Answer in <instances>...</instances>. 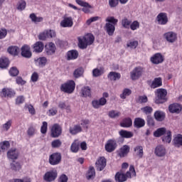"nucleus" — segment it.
<instances>
[{
	"instance_id": "f257e3e1",
	"label": "nucleus",
	"mask_w": 182,
	"mask_h": 182,
	"mask_svg": "<svg viewBox=\"0 0 182 182\" xmlns=\"http://www.w3.org/2000/svg\"><path fill=\"white\" fill-rule=\"evenodd\" d=\"M132 176L136 177V170L133 165L129 166V171H127L126 173H123V172H117L114 176V180L116 182H124L127 181V178H132Z\"/></svg>"
},
{
	"instance_id": "f03ea898",
	"label": "nucleus",
	"mask_w": 182,
	"mask_h": 182,
	"mask_svg": "<svg viewBox=\"0 0 182 182\" xmlns=\"http://www.w3.org/2000/svg\"><path fill=\"white\" fill-rule=\"evenodd\" d=\"M78 46L80 49H86L87 46H90L95 42V36L88 33L83 37H78Z\"/></svg>"
},
{
	"instance_id": "7ed1b4c3",
	"label": "nucleus",
	"mask_w": 182,
	"mask_h": 182,
	"mask_svg": "<svg viewBox=\"0 0 182 182\" xmlns=\"http://www.w3.org/2000/svg\"><path fill=\"white\" fill-rule=\"evenodd\" d=\"M155 103L156 105H163L168 100L167 97V90L164 88H159L155 92Z\"/></svg>"
},
{
	"instance_id": "20e7f679",
	"label": "nucleus",
	"mask_w": 182,
	"mask_h": 182,
	"mask_svg": "<svg viewBox=\"0 0 182 182\" xmlns=\"http://www.w3.org/2000/svg\"><path fill=\"white\" fill-rule=\"evenodd\" d=\"M76 87V83L73 80H68L66 82L63 83L60 85V90L64 93H68V95H72L75 92Z\"/></svg>"
},
{
	"instance_id": "39448f33",
	"label": "nucleus",
	"mask_w": 182,
	"mask_h": 182,
	"mask_svg": "<svg viewBox=\"0 0 182 182\" xmlns=\"http://www.w3.org/2000/svg\"><path fill=\"white\" fill-rule=\"evenodd\" d=\"M48 161L51 166H58V164H60V162L62 161V154H60V152L53 153L50 155Z\"/></svg>"
},
{
	"instance_id": "423d86ee",
	"label": "nucleus",
	"mask_w": 182,
	"mask_h": 182,
	"mask_svg": "<svg viewBox=\"0 0 182 182\" xmlns=\"http://www.w3.org/2000/svg\"><path fill=\"white\" fill-rule=\"evenodd\" d=\"M143 73H144V68L141 66L136 67L130 73L132 80H138V79H140L143 76Z\"/></svg>"
},
{
	"instance_id": "0eeeda50",
	"label": "nucleus",
	"mask_w": 182,
	"mask_h": 182,
	"mask_svg": "<svg viewBox=\"0 0 182 182\" xmlns=\"http://www.w3.org/2000/svg\"><path fill=\"white\" fill-rule=\"evenodd\" d=\"M56 36V32L53 30L44 31L41 33L38 36V39L40 41H46L48 38H55Z\"/></svg>"
},
{
	"instance_id": "6e6552de",
	"label": "nucleus",
	"mask_w": 182,
	"mask_h": 182,
	"mask_svg": "<svg viewBox=\"0 0 182 182\" xmlns=\"http://www.w3.org/2000/svg\"><path fill=\"white\" fill-rule=\"evenodd\" d=\"M107 166V161L105 156H100L98 158L95 163V167L98 171H103Z\"/></svg>"
},
{
	"instance_id": "1a4fd4ad",
	"label": "nucleus",
	"mask_w": 182,
	"mask_h": 182,
	"mask_svg": "<svg viewBox=\"0 0 182 182\" xmlns=\"http://www.w3.org/2000/svg\"><path fill=\"white\" fill-rule=\"evenodd\" d=\"M50 136L54 139L59 137L62 134V127L59 124H54L50 130Z\"/></svg>"
},
{
	"instance_id": "9d476101",
	"label": "nucleus",
	"mask_w": 182,
	"mask_h": 182,
	"mask_svg": "<svg viewBox=\"0 0 182 182\" xmlns=\"http://www.w3.org/2000/svg\"><path fill=\"white\" fill-rule=\"evenodd\" d=\"M58 178V171H49L45 173L43 176V180L46 182L55 181Z\"/></svg>"
},
{
	"instance_id": "9b49d317",
	"label": "nucleus",
	"mask_w": 182,
	"mask_h": 182,
	"mask_svg": "<svg viewBox=\"0 0 182 182\" xmlns=\"http://www.w3.org/2000/svg\"><path fill=\"white\" fill-rule=\"evenodd\" d=\"M115 149H117V141L115 139H109L105 144V150L108 153L114 151Z\"/></svg>"
},
{
	"instance_id": "f8f14e48",
	"label": "nucleus",
	"mask_w": 182,
	"mask_h": 182,
	"mask_svg": "<svg viewBox=\"0 0 182 182\" xmlns=\"http://www.w3.org/2000/svg\"><path fill=\"white\" fill-rule=\"evenodd\" d=\"M150 61L154 65H160V63H163V62H164V57L161 53H156L151 57Z\"/></svg>"
},
{
	"instance_id": "ddd939ff",
	"label": "nucleus",
	"mask_w": 182,
	"mask_h": 182,
	"mask_svg": "<svg viewBox=\"0 0 182 182\" xmlns=\"http://www.w3.org/2000/svg\"><path fill=\"white\" fill-rule=\"evenodd\" d=\"M156 21L159 25H167L168 23L167 13H159L156 16Z\"/></svg>"
},
{
	"instance_id": "4468645a",
	"label": "nucleus",
	"mask_w": 182,
	"mask_h": 182,
	"mask_svg": "<svg viewBox=\"0 0 182 182\" xmlns=\"http://www.w3.org/2000/svg\"><path fill=\"white\" fill-rule=\"evenodd\" d=\"M164 38L169 43H174V42H176V41H177V33H176L173 31H168L164 34Z\"/></svg>"
},
{
	"instance_id": "2eb2a0df",
	"label": "nucleus",
	"mask_w": 182,
	"mask_h": 182,
	"mask_svg": "<svg viewBox=\"0 0 182 182\" xmlns=\"http://www.w3.org/2000/svg\"><path fill=\"white\" fill-rule=\"evenodd\" d=\"M83 132V129L80 124H76L70 127L69 128V133L72 134V136H76V134H79V133H82Z\"/></svg>"
},
{
	"instance_id": "dca6fc26",
	"label": "nucleus",
	"mask_w": 182,
	"mask_h": 182,
	"mask_svg": "<svg viewBox=\"0 0 182 182\" xmlns=\"http://www.w3.org/2000/svg\"><path fill=\"white\" fill-rule=\"evenodd\" d=\"M7 157L10 160H18L19 151L16 148H11L7 151Z\"/></svg>"
},
{
	"instance_id": "f3484780",
	"label": "nucleus",
	"mask_w": 182,
	"mask_h": 182,
	"mask_svg": "<svg viewBox=\"0 0 182 182\" xmlns=\"http://www.w3.org/2000/svg\"><path fill=\"white\" fill-rule=\"evenodd\" d=\"M75 2L80 5V6H83L82 9V12L85 14H89L90 12V9H92V6L89 4V3L86 1H83V0H75Z\"/></svg>"
},
{
	"instance_id": "a211bd4d",
	"label": "nucleus",
	"mask_w": 182,
	"mask_h": 182,
	"mask_svg": "<svg viewBox=\"0 0 182 182\" xmlns=\"http://www.w3.org/2000/svg\"><path fill=\"white\" fill-rule=\"evenodd\" d=\"M21 56L29 59L32 58V52L31 51V47L28 45H24L21 47Z\"/></svg>"
},
{
	"instance_id": "6ab92c4d",
	"label": "nucleus",
	"mask_w": 182,
	"mask_h": 182,
	"mask_svg": "<svg viewBox=\"0 0 182 182\" xmlns=\"http://www.w3.org/2000/svg\"><path fill=\"white\" fill-rule=\"evenodd\" d=\"M62 28H72L73 26V19L72 17H65L60 22Z\"/></svg>"
},
{
	"instance_id": "aec40b11",
	"label": "nucleus",
	"mask_w": 182,
	"mask_h": 182,
	"mask_svg": "<svg viewBox=\"0 0 182 182\" xmlns=\"http://www.w3.org/2000/svg\"><path fill=\"white\" fill-rule=\"evenodd\" d=\"M32 48L36 53H41V52H43L45 45L42 41H37L33 45Z\"/></svg>"
},
{
	"instance_id": "412c9836",
	"label": "nucleus",
	"mask_w": 182,
	"mask_h": 182,
	"mask_svg": "<svg viewBox=\"0 0 182 182\" xmlns=\"http://www.w3.org/2000/svg\"><path fill=\"white\" fill-rule=\"evenodd\" d=\"M107 103V100L105 97H101L99 100H93L92 105L94 109H99L100 106H105Z\"/></svg>"
},
{
	"instance_id": "4be33fe9",
	"label": "nucleus",
	"mask_w": 182,
	"mask_h": 182,
	"mask_svg": "<svg viewBox=\"0 0 182 182\" xmlns=\"http://www.w3.org/2000/svg\"><path fill=\"white\" fill-rule=\"evenodd\" d=\"M67 60H75L79 58V52L77 50H70L66 53Z\"/></svg>"
},
{
	"instance_id": "5701e85b",
	"label": "nucleus",
	"mask_w": 182,
	"mask_h": 182,
	"mask_svg": "<svg viewBox=\"0 0 182 182\" xmlns=\"http://www.w3.org/2000/svg\"><path fill=\"white\" fill-rule=\"evenodd\" d=\"M45 48L46 53L48 55H53V53L56 52V46H55V43H49L46 45Z\"/></svg>"
},
{
	"instance_id": "b1692460",
	"label": "nucleus",
	"mask_w": 182,
	"mask_h": 182,
	"mask_svg": "<svg viewBox=\"0 0 182 182\" xmlns=\"http://www.w3.org/2000/svg\"><path fill=\"white\" fill-rule=\"evenodd\" d=\"M129 153H130V146L129 145H124L119 149L118 156L121 158L126 157Z\"/></svg>"
},
{
	"instance_id": "393cba45",
	"label": "nucleus",
	"mask_w": 182,
	"mask_h": 182,
	"mask_svg": "<svg viewBox=\"0 0 182 182\" xmlns=\"http://www.w3.org/2000/svg\"><path fill=\"white\" fill-rule=\"evenodd\" d=\"M3 97H14L16 92L12 88H3L1 91Z\"/></svg>"
},
{
	"instance_id": "a878e982",
	"label": "nucleus",
	"mask_w": 182,
	"mask_h": 182,
	"mask_svg": "<svg viewBox=\"0 0 182 182\" xmlns=\"http://www.w3.org/2000/svg\"><path fill=\"white\" fill-rule=\"evenodd\" d=\"M116 26L110 23H106L105 26V30L106 31L107 33L109 36H113L114 33V31H116Z\"/></svg>"
},
{
	"instance_id": "bb28decb",
	"label": "nucleus",
	"mask_w": 182,
	"mask_h": 182,
	"mask_svg": "<svg viewBox=\"0 0 182 182\" xmlns=\"http://www.w3.org/2000/svg\"><path fill=\"white\" fill-rule=\"evenodd\" d=\"M182 107L180 104L173 103L168 106V110L170 113H180L181 112Z\"/></svg>"
},
{
	"instance_id": "cd10ccee",
	"label": "nucleus",
	"mask_w": 182,
	"mask_h": 182,
	"mask_svg": "<svg viewBox=\"0 0 182 182\" xmlns=\"http://www.w3.org/2000/svg\"><path fill=\"white\" fill-rule=\"evenodd\" d=\"M146 125V121L141 117H136L134 121V127L136 129H141V127H144Z\"/></svg>"
},
{
	"instance_id": "c85d7f7f",
	"label": "nucleus",
	"mask_w": 182,
	"mask_h": 182,
	"mask_svg": "<svg viewBox=\"0 0 182 182\" xmlns=\"http://www.w3.org/2000/svg\"><path fill=\"white\" fill-rule=\"evenodd\" d=\"M11 61H9V58L3 56L0 58V68L1 69H8L9 68V65Z\"/></svg>"
},
{
	"instance_id": "c756f323",
	"label": "nucleus",
	"mask_w": 182,
	"mask_h": 182,
	"mask_svg": "<svg viewBox=\"0 0 182 182\" xmlns=\"http://www.w3.org/2000/svg\"><path fill=\"white\" fill-rule=\"evenodd\" d=\"M163 86V80L161 77H155L154 80L152 81L150 87L151 89H156V87H160Z\"/></svg>"
},
{
	"instance_id": "7c9ffc66",
	"label": "nucleus",
	"mask_w": 182,
	"mask_h": 182,
	"mask_svg": "<svg viewBox=\"0 0 182 182\" xmlns=\"http://www.w3.org/2000/svg\"><path fill=\"white\" fill-rule=\"evenodd\" d=\"M155 154L158 157H164L166 156V148L163 145L157 146L155 149Z\"/></svg>"
},
{
	"instance_id": "2f4dec72",
	"label": "nucleus",
	"mask_w": 182,
	"mask_h": 182,
	"mask_svg": "<svg viewBox=\"0 0 182 182\" xmlns=\"http://www.w3.org/2000/svg\"><path fill=\"white\" fill-rule=\"evenodd\" d=\"M119 134L122 139H132V137L134 136V134H133L132 132L124 129H121L119 132Z\"/></svg>"
},
{
	"instance_id": "473e14b6",
	"label": "nucleus",
	"mask_w": 182,
	"mask_h": 182,
	"mask_svg": "<svg viewBox=\"0 0 182 182\" xmlns=\"http://www.w3.org/2000/svg\"><path fill=\"white\" fill-rule=\"evenodd\" d=\"M119 126L121 127H124V128L132 127V126H133V121L130 117L124 118L122 119V122H120Z\"/></svg>"
},
{
	"instance_id": "72a5a7b5",
	"label": "nucleus",
	"mask_w": 182,
	"mask_h": 182,
	"mask_svg": "<svg viewBox=\"0 0 182 182\" xmlns=\"http://www.w3.org/2000/svg\"><path fill=\"white\" fill-rule=\"evenodd\" d=\"M80 95L82 97H90L92 96V90L89 86L83 87L81 89Z\"/></svg>"
},
{
	"instance_id": "f704fd0d",
	"label": "nucleus",
	"mask_w": 182,
	"mask_h": 182,
	"mask_svg": "<svg viewBox=\"0 0 182 182\" xmlns=\"http://www.w3.org/2000/svg\"><path fill=\"white\" fill-rule=\"evenodd\" d=\"M108 79L109 80H113L114 82H116V80H120V77H122V75L120 73H116V72H109V73L107 75Z\"/></svg>"
},
{
	"instance_id": "c9c22d12",
	"label": "nucleus",
	"mask_w": 182,
	"mask_h": 182,
	"mask_svg": "<svg viewBox=\"0 0 182 182\" xmlns=\"http://www.w3.org/2000/svg\"><path fill=\"white\" fill-rule=\"evenodd\" d=\"M80 148V142L79 140L75 139L70 146V150L73 153H77L79 151V149Z\"/></svg>"
},
{
	"instance_id": "e433bc0d",
	"label": "nucleus",
	"mask_w": 182,
	"mask_h": 182,
	"mask_svg": "<svg viewBox=\"0 0 182 182\" xmlns=\"http://www.w3.org/2000/svg\"><path fill=\"white\" fill-rule=\"evenodd\" d=\"M7 52H9L10 55L18 56V54L19 53V48L16 46H11L8 48Z\"/></svg>"
},
{
	"instance_id": "4c0bfd02",
	"label": "nucleus",
	"mask_w": 182,
	"mask_h": 182,
	"mask_svg": "<svg viewBox=\"0 0 182 182\" xmlns=\"http://www.w3.org/2000/svg\"><path fill=\"white\" fill-rule=\"evenodd\" d=\"M173 145L175 147H182V135L177 134L173 139Z\"/></svg>"
},
{
	"instance_id": "58836bf2",
	"label": "nucleus",
	"mask_w": 182,
	"mask_h": 182,
	"mask_svg": "<svg viewBox=\"0 0 182 182\" xmlns=\"http://www.w3.org/2000/svg\"><path fill=\"white\" fill-rule=\"evenodd\" d=\"M95 176H96V172L95 171V167L90 166V168L86 173V178L88 180H92V178H95Z\"/></svg>"
},
{
	"instance_id": "ea45409f",
	"label": "nucleus",
	"mask_w": 182,
	"mask_h": 182,
	"mask_svg": "<svg viewBox=\"0 0 182 182\" xmlns=\"http://www.w3.org/2000/svg\"><path fill=\"white\" fill-rule=\"evenodd\" d=\"M154 118L157 122H163L164 119L166 118V114L163 112L156 111L154 113Z\"/></svg>"
},
{
	"instance_id": "a19ab883",
	"label": "nucleus",
	"mask_w": 182,
	"mask_h": 182,
	"mask_svg": "<svg viewBox=\"0 0 182 182\" xmlns=\"http://www.w3.org/2000/svg\"><path fill=\"white\" fill-rule=\"evenodd\" d=\"M35 62L38 66L43 68L44 66H46V63H48V59L46 57H40L35 60Z\"/></svg>"
},
{
	"instance_id": "79ce46f5",
	"label": "nucleus",
	"mask_w": 182,
	"mask_h": 182,
	"mask_svg": "<svg viewBox=\"0 0 182 182\" xmlns=\"http://www.w3.org/2000/svg\"><path fill=\"white\" fill-rule=\"evenodd\" d=\"M167 133V131L166 130V128L162 127L157 129L154 132V137H161V136H164Z\"/></svg>"
},
{
	"instance_id": "37998d69",
	"label": "nucleus",
	"mask_w": 182,
	"mask_h": 182,
	"mask_svg": "<svg viewBox=\"0 0 182 182\" xmlns=\"http://www.w3.org/2000/svg\"><path fill=\"white\" fill-rule=\"evenodd\" d=\"M85 73V70L82 68H79L75 70L73 73V76L75 77V79H78V77H81V76H83V73Z\"/></svg>"
},
{
	"instance_id": "c03bdc74",
	"label": "nucleus",
	"mask_w": 182,
	"mask_h": 182,
	"mask_svg": "<svg viewBox=\"0 0 182 182\" xmlns=\"http://www.w3.org/2000/svg\"><path fill=\"white\" fill-rule=\"evenodd\" d=\"M166 136L162 137V141L164 143H171V131L166 132Z\"/></svg>"
},
{
	"instance_id": "a18cd8bd",
	"label": "nucleus",
	"mask_w": 182,
	"mask_h": 182,
	"mask_svg": "<svg viewBox=\"0 0 182 182\" xmlns=\"http://www.w3.org/2000/svg\"><path fill=\"white\" fill-rule=\"evenodd\" d=\"M11 147V143L9 141H4L0 142V148L1 149L2 151H5L8 150Z\"/></svg>"
},
{
	"instance_id": "49530a36",
	"label": "nucleus",
	"mask_w": 182,
	"mask_h": 182,
	"mask_svg": "<svg viewBox=\"0 0 182 182\" xmlns=\"http://www.w3.org/2000/svg\"><path fill=\"white\" fill-rule=\"evenodd\" d=\"M134 151L136 154V156H138V157H139V159H142L143 158V146H137L134 148Z\"/></svg>"
},
{
	"instance_id": "de8ad7c7",
	"label": "nucleus",
	"mask_w": 182,
	"mask_h": 182,
	"mask_svg": "<svg viewBox=\"0 0 182 182\" xmlns=\"http://www.w3.org/2000/svg\"><path fill=\"white\" fill-rule=\"evenodd\" d=\"M30 18L31 19L32 22H34V23H38V22H42V21H43V17H38L33 13L30 14Z\"/></svg>"
},
{
	"instance_id": "09e8293b",
	"label": "nucleus",
	"mask_w": 182,
	"mask_h": 182,
	"mask_svg": "<svg viewBox=\"0 0 182 182\" xmlns=\"http://www.w3.org/2000/svg\"><path fill=\"white\" fill-rule=\"evenodd\" d=\"M10 76L15 77L19 75V70L16 67H11L9 71Z\"/></svg>"
},
{
	"instance_id": "8fccbe9b",
	"label": "nucleus",
	"mask_w": 182,
	"mask_h": 182,
	"mask_svg": "<svg viewBox=\"0 0 182 182\" xmlns=\"http://www.w3.org/2000/svg\"><path fill=\"white\" fill-rule=\"evenodd\" d=\"M131 23L132 21L129 20L127 18H124L122 20V25L125 29H129Z\"/></svg>"
},
{
	"instance_id": "3c124183",
	"label": "nucleus",
	"mask_w": 182,
	"mask_h": 182,
	"mask_svg": "<svg viewBox=\"0 0 182 182\" xmlns=\"http://www.w3.org/2000/svg\"><path fill=\"white\" fill-rule=\"evenodd\" d=\"M132 95V91L129 88H125L123 90V92L120 95L121 99H126L127 96H130Z\"/></svg>"
},
{
	"instance_id": "603ef678",
	"label": "nucleus",
	"mask_w": 182,
	"mask_h": 182,
	"mask_svg": "<svg viewBox=\"0 0 182 182\" xmlns=\"http://www.w3.org/2000/svg\"><path fill=\"white\" fill-rule=\"evenodd\" d=\"M62 146V141L60 139H55L51 142V147L53 149H59Z\"/></svg>"
},
{
	"instance_id": "864d4df0",
	"label": "nucleus",
	"mask_w": 182,
	"mask_h": 182,
	"mask_svg": "<svg viewBox=\"0 0 182 182\" xmlns=\"http://www.w3.org/2000/svg\"><path fill=\"white\" fill-rule=\"evenodd\" d=\"M129 28L131 31H137V29L140 28V23H139L137 21H134L132 23L131 22Z\"/></svg>"
},
{
	"instance_id": "5fc2aeb1",
	"label": "nucleus",
	"mask_w": 182,
	"mask_h": 182,
	"mask_svg": "<svg viewBox=\"0 0 182 182\" xmlns=\"http://www.w3.org/2000/svg\"><path fill=\"white\" fill-rule=\"evenodd\" d=\"M26 8V1L21 0L17 4V9L18 11H23Z\"/></svg>"
},
{
	"instance_id": "6e6d98bb",
	"label": "nucleus",
	"mask_w": 182,
	"mask_h": 182,
	"mask_svg": "<svg viewBox=\"0 0 182 182\" xmlns=\"http://www.w3.org/2000/svg\"><path fill=\"white\" fill-rule=\"evenodd\" d=\"M106 22H108L107 23H111L112 25H117V23L119 22V20L115 18L113 16H109L106 18Z\"/></svg>"
},
{
	"instance_id": "4d7b16f0",
	"label": "nucleus",
	"mask_w": 182,
	"mask_h": 182,
	"mask_svg": "<svg viewBox=\"0 0 182 182\" xmlns=\"http://www.w3.org/2000/svg\"><path fill=\"white\" fill-rule=\"evenodd\" d=\"M141 110L145 114H151V113H153V107L149 106L142 107Z\"/></svg>"
},
{
	"instance_id": "13d9d810",
	"label": "nucleus",
	"mask_w": 182,
	"mask_h": 182,
	"mask_svg": "<svg viewBox=\"0 0 182 182\" xmlns=\"http://www.w3.org/2000/svg\"><path fill=\"white\" fill-rule=\"evenodd\" d=\"M149 102V98L146 95H140L136 99L137 103H147Z\"/></svg>"
},
{
	"instance_id": "bf43d9fd",
	"label": "nucleus",
	"mask_w": 182,
	"mask_h": 182,
	"mask_svg": "<svg viewBox=\"0 0 182 182\" xmlns=\"http://www.w3.org/2000/svg\"><path fill=\"white\" fill-rule=\"evenodd\" d=\"M11 168L14 171H19V170L22 168V166H21V164L19 162H15V164H11Z\"/></svg>"
},
{
	"instance_id": "052dcab7",
	"label": "nucleus",
	"mask_w": 182,
	"mask_h": 182,
	"mask_svg": "<svg viewBox=\"0 0 182 182\" xmlns=\"http://www.w3.org/2000/svg\"><path fill=\"white\" fill-rule=\"evenodd\" d=\"M12 126V120L7 121L4 124L2 125V129L4 132H8Z\"/></svg>"
},
{
	"instance_id": "680f3d73",
	"label": "nucleus",
	"mask_w": 182,
	"mask_h": 182,
	"mask_svg": "<svg viewBox=\"0 0 182 182\" xmlns=\"http://www.w3.org/2000/svg\"><path fill=\"white\" fill-rule=\"evenodd\" d=\"M137 46H139V41H130L127 44V47L131 49H136Z\"/></svg>"
},
{
	"instance_id": "e2e57ef3",
	"label": "nucleus",
	"mask_w": 182,
	"mask_h": 182,
	"mask_svg": "<svg viewBox=\"0 0 182 182\" xmlns=\"http://www.w3.org/2000/svg\"><path fill=\"white\" fill-rule=\"evenodd\" d=\"M41 133L42 134H46L48 133V122H43L42 126L41 127Z\"/></svg>"
},
{
	"instance_id": "0e129e2a",
	"label": "nucleus",
	"mask_w": 182,
	"mask_h": 182,
	"mask_svg": "<svg viewBox=\"0 0 182 182\" xmlns=\"http://www.w3.org/2000/svg\"><path fill=\"white\" fill-rule=\"evenodd\" d=\"M108 116L111 117V119L119 117V116H120V112H117L114 110L109 111L108 113Z\"/></svg>"
},
{
	"instance_id": "69168bd1",
	"label": "nucleus",
	"mask_w": 182,
	"mask_h": 182,
	"mask_svg": "<svg viewBox=\"0 0 182 182\" xmlns=\"http://www.w3.org/2000/svg\"><path fill=\"white\" fill-rule=\"evenodd\" d=\"M89 124H90L89 119H82L80 125L82 126L83 129H89Z\"/></svg>"
},
{
	"instance_id": "338daca9",
	"label": "nucleus",
	"mask_w": 182,
	"mask_h": 182,
	"mask_svg": "<svg viewBox=\"0 0 182 182\" xmlns=\"http://www.w3.org/2000/svg\"><path fill=\"white\" fill-rule=\"evenodd\" d=\"M102 75H103V72L98 68H95L92 70V75L94 77H99V76H102Z\"/></svg>"
},
{
	"instance_id": "774afa93",
	"label": "nucleus",
	"mask_w": 182,
	"mask_h": 182,
	"mask_svg": "<svg viewBox=\"0 0 182 182\" xmlns=\"http://www.w3.org/2000/svg\"><path fill=\"white\" fill-rule=\"evenodd\" d=\"M68 180H69L68 176L62 174L58 178V182H68Z\"/></svg>"
}]
</instances>
